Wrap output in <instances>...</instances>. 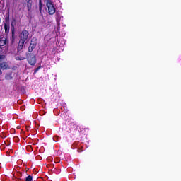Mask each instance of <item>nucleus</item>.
Segmentation results:
<instances>
[{
  "mask_svg": "<svg viewBox=\"0 0 181 181\" xmlns=\"http://www.w3.org/2000/svg\"><path fill=\"white\" fill-rule=\"evenodd\" d=\"M28 36L29 32H28L26 30H23L20 35L21 39L18 43V46H23V45H25V42L28 40Z\"/></svg>",
  "mask_w": 181,
  "mask_h": 181,
  "instance_id": "obj_1",
  "label": "nucleus"
},
{
  "mask_svg": "<svg viewBox=\"0 0 181 181\" xmlns=\"http://www.w3.org/2000/svg\"><path fill=\"white\" fill-rule=\"evenodd\" d=\"M46 6V11L49 15H54V13H56V8L51 1H47Z\"/></svg>",
  "mask_w": 181,
  "mask_h": 181,
  "instance_id": "obj_2",
  "label": "nucleus"
},
{
  "mask_svg": "<svg viewBox=\"0 0 181 181\" xmlns=\"http://www.w3.org/2000/svg\"><path fill=\"white\" fill-rule=\"evenodd\" d=\"M27 61L30 66L36 64V55L34 53H25Z\"/></svg>",
  "mask_w": 181,
  "mask_h": 181,
  "instance_id": "obj_3",
  "label": "nucleus"
},
{
  "mask_svg": "<svg viewBox=\"0 0 181 181\" xmlns=\"http://www.w3.org/2000/svg\"><path fill=\"white\" fill-rule=\"evenodd\" d=\"M16 27V20L13 19L11 24V31L12 35V41L15 40V28Z\"/></svg>",
  "mask_w": 181,
  "mask_h": 181,
  "instance_id": "obj_4",
  "label": "nucleus"
},
{
  "mask_svg": "<svg viewBox=\"0 0 181 181\" xmlns=\"http://www.w3.org/2000/svg\"><path fill=\"white\" fill-rule=\"evenodd\" d=\"M13 77H15V73L10 71V72H7L5 74V80L7 81H11L13 79Z\"/></svg>",
  "mask_w": 181,
  "mask_h": 181,
  "instance_id": "obj_5",
  "label": "nucleus"
},
{
  "mask_svg": "<svg viewBox=\"0 0 181 181\" xmlns=\"http://www.w3.org/2000/svg\"><path fill=\"white\" fill-rule=\"evenodd\" d=\"M24 2L27 5L28 11H32V0H24Z\"/></svg>",
  "mask_w": 181,
  "mask_h": 181,
  "instance_id": "obj_6",
  "label": "nucleus"
},
{
  "mask_svg": "<svg viewBox=\"0 0 181 181\" xmlns=\"http://www.w3.org/2000/svg\"><path fill=\"white\" fill-rule=\"evenodd\" d=\"M8 35H6L4 39L0 40V46H5V45H8Z\"/></svg>",
  "mask_w": 181,
  "mask_h": 181,
  "instance_id": "obj_7",
  "label": "nucleus"
},
{
  "mask_svg": "<svg viewBox=\"0 0 181 181\" xmlns=\"http://www.w3.org/2000/svg\"><path fill=\"white\" fill-rule=\"evenodd\" d=\"M62 13L61 12H56V21H57V23H58V25L60 23V21H62Z\"/></svg>",
  "mask_w": 181,
  "mask_h": 181,
  "instance_id": "obj_8",
  "label": "nucleus"
},
{
  "mask_svg": "<svg viewBox=\"0 0 181 181\" xmlns=\"http://www.w3.org/2000/svg\"><path fill=\"white\" fill-rule=\"evenodd\" d=\"M0 53L1 54H6V53H8V47L4 46H0Z\"/></svg>",
  "mask_w": 181,
  "mask_h": 181,
  "instance_id": "obj_9",
  "label": "nucleus"
},
{
  "mask_svg": "<svg viewBox=\"0 0 181 181\" xmlns=\"http://www.w3.org/2000/svg\"><path fill=\"white\" fill-rule=\"evenodd\" d=\"M0 68L1 70H6L8 69V64L6 62L0 63Z\"/></svg>",
  "mask_w": 181,
  "mask_h": 181,
  "instance_id": "obj_10",
  "label": "nucleus"
},
{
  "mask_svg": "<svg viewBox=\"0 0 181 181\" xmlns=\"http://www.w3.org/2000/svg\"><path fill=\"white\" fill-rule=\"evenodd\" d=\"M36 45H37V39L36 37L32 38L30 46H36Z\"/></svg>",
  "mask_w": 181,
  "mask_h": 181,
  "instance_id": "obj_11",
  "label": "nucleus"
},
{
  "mask_svg": "<svg viewBox=\"0 0 181 181\" xmlns=\"http://www.w3.org/2000/svg\"><path fill=\"white\" fill-rule=\"evenodd\" d=\"M4 29H5V33L6 35L9 33V24L8 23H4Z\"/></svg>",
  "mask_w": 181,
  "mask_h": 181,
  "instance_id": "obj_12",
  "label": "nucleus"
},
{
  "mask_svg": "<svg viewBox=\"0 0 181 181\" xmlns=\"http://www.w3.org/2000/svg\"><path fill=\"white\" fill-rule=\"evenodd\" d=\"M27 47H28V52H26V53H32V52H33V50L35 49L34 46H29Z\"/></svg>",
  "mask_w": 181,
  "mask_h": 181,
  "instance_id": "obj_13",
  "label": "nucleus"
},
{
  "mask_svg": "<svg viewBox=\"0 0 181 181\" xmlns=\"http://www.w3.org/2000/svg\"><path fill=\"white\" fill-rule=\"evenodd\" d=\"M16 60H26V58L25 57L18 56L16 57Z\"/></svg>",
  "mask_w": 181,
  "mask_h": 181,
  "instance_id": "obj_14",
  "label": "nucleus"
},
{
  "mask_svg": "<svg viewBox=\"0 0 181 181\" xmlns=\"http://www.w3.org/2000/svg\"><path fill=\"white\" fill-rule=\"evenodd\" d=\"M33 177H32V175H28L25 178V181H33Z\"/></svg>",
  "mask_w": 181,
  "mask_h": 181,
  "instance_id": "obj_15",
  "label": "nucleus"
},
{
  "mask_svg": "<svg viewBox=\"0 0 181 181\" xmlns=\"http://www.w3.org/2000/svg\"><path fill=\"white\" fill-rule=\"evenodd\" d=\"M61 40H63V42L61 43L58 42L59 46H62V45L64 46V45H66V42L64 41V40L63 38H61Z\"/></svg>",
  "mask_w": 181,
  "mask_h": 181,
  "instance_id": "obj_16",
  "label": "nucleus"
},
{
  "mask_svg": "<svg viewBox=\"0 0 181 181\" xmlns=\"http://www.w3.org/2000/svg\"><path fill=\"white\" fill-rule=\"evenodd\" d=\"M23 48V46H18L17 48L18 53H21L22 52L21 50H22Z\"/></svg>",
  "mask_w": 181,
  "mask_h": 181,
  "instance_id": "obj_17",
  "label": "nucleus"
},
{
  "mask_svg": "<svg viewBox=\"0 0 181 181\" xmlns=\"http://www.w3.org/2000/svg\"><path fill=\"white\" fill-rule=\"evenodd\" d=\"M39 11L42 13V1H40L39 2Z\"/></svg>",
  "mask_w": 181,
  "mask_h": 181,
  "instance_id": "obj_18",
  "label": "nucleus"
},
{
  "mask_svg": "<svg viewBox=\"0 0 181 181\" xmlns=\"http://www.w3.org/2000/svg\"><path fill=\"white\" fill-rule=\"evenodd\" d=\"M53 140L54 141V142H57L59 141V136H54Z\"/></svg>",
  "mask_w": 181,
  "mask_h": 181,
  "instance_id": "obj_19",
  "label": "nucleus"
},
{
  "mask_svg": "<svg viewBox=\"0 0 181 181\" xmlns=\"http://www.w3.org/2000/svg\"><path fill=\"white\" fill-rule=\"evenodd\" d=\"M42 66H38L37 68H36L35 69V71H34V73H37L38 71H39V70H40V68H41Z\"/></svg>",
  "mask_w": 181,
  "mask_h": 181,
  "instance_id": "obj_20",
  "label": "nucleus"
},
{
  "mask_svg": "<svg viewBox=\"0 0 181 181\" xmlns=\"http://www.w3.org/2000/svg\"><path fill=\"white\" fill-rule=\"evenodd\" d=\"M5 59V55H0V62H2Z\"/></svg>",
  "mask_w": 181,
  "mask_h": 181,
  "instance_id": "obj_21",
  "label": "nucleus"
},
{
  "mask_svg": "<svg viewBox=\"0 0 181 181\" xmlns=\"http://www.w3.org/2000/svg\"><path fill=\"white\" fill-rule=\"evenodd\" d=\"M49 35H46L45 37V40H47L48 39H49Z\"/></svg>",
  "mask_w": 181,
  "mask_h": 181,
  "instance_id": "obj_22",
  "label": "nucleus"
},
{
  "mask_svg": "<svg viewBox=\"0 0 181 181\" xmlns=\"http://www.w3.org/2000/svg\"><path fill=\"white\" fill-rule=\"evenodd\" d=\"M53 50H57V47H54Z\"/></svg>",
  "mask_w": 181,
  "mask_h": 181,
  "instance_id": "obj_23",
  "label": "nucleus"
},
{
  "mask_svg": "<svg viewBox=\"0 0 181 181\" xmlns=\"http://www.w3.org/2000/svg\"><path fill=\"white\" fill-rule=\"evenodd\" d=\"M2 69H1V67H0V74H2V71H1Z\"/></svg>",
  "mask_w": 181,
  "mask_h": 181,
  "instance_id": "obj_24",
  "label": "nucleus"
},
{
  "mask_svg": "<svg viewBox=\"0 0 181 181\" xmlns=\"http://www.w3.org/2000/svg\"><path fill=\"white\" fill-rule=\"evenodd\" d=\"M2 39V35H0V40Z\"/></svg>",
  "mask_w": 181,
  "mask_h": 181,
  "instance_id": "obj_25",
  "label": "nucleus"
}]
</instances>
